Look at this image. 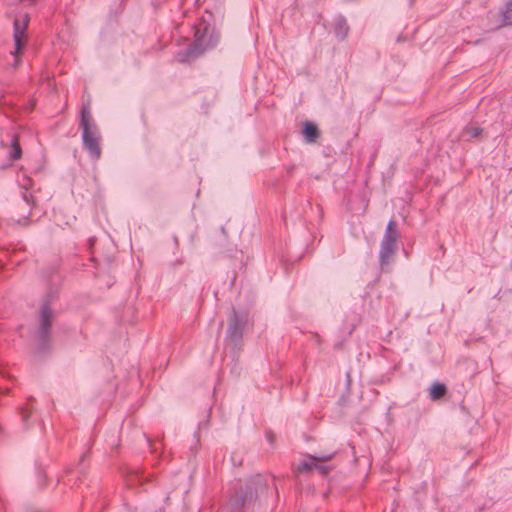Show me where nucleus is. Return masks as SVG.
Wrapping results in <instances>:
<instances>
[{"label": "nucleus", "mask_w": 512, "mask_h": 512, "mask_svg": "<svg viewBox=\"0 0 512 512\" xmlns=\"http://www.w3.org/2000/svg\"><path fill=\"white\" fill-rule=\"evenodd\" d=\"M266 489V481L261 475L252 477L244 487L231 496L230 504L233 510L246 512L255 504L258 495Z\"/></svg>", "instance_id": "nucleus-2"}, {"label": "nucleus", "mask_w": 512, "mask_h": 512, "mask_svg": "<svg viewBox=\"0 0 512 512\" xmlns=\"http://www.w3.org/2000/svg\"><path fill=\"white\" fill-rule=\"evenodd\" d=\"M34 401L35 400L33 398H29L27 403L24 406H22L20 409V415H21V418H22V421H23L25 427L29 426L28 419L33 413Z\"/></svg>", "instance_id": "nucleus-13"}, {"label": "nucleus", "mask_w": 512, "mask_h": 512, "mask_svg": "<svg viewBox=\"0 0 512 512\" xmlns=\"http://www.w3.org/2000/svg\"><path fill=\"white\" fill-rule=\"evenodd\" d=\"M302 133L307 143H314L320 137V131L318 127L309 121L304 123Z\"/></svg>", "instance_id": "nucleus-10"}, {"label": "nucleus", "mask_w": 512, "mask_h": 512, "mask_svg": "<svg viewBox=\"0 0 512 512\" xmlns=\"http://www.w3.org/2000/svg\"><path fill=\"white\" fill-rule=\"evenodd\" d=\"M248 321L249 314L247 311H237L235 308H232L228 319L226 339L235 346L241 344Z\"/></svg>", "instance_id": "nucleus-4"}, {"label": "nucleus", "mask_w": 512, "mask_h": 512, "mask_svg": "<svg viewBox=\"0 0 512 512\" xmlns=\"http://www.w3.org/2000/svg\"><path fill=\"white\" fill-rule=\"evenodd\" d=\"M503 22L507 25H512V0H509L502 12Z\"/></svg>", "instance_id": "nucleus-16"}, {"label": "nucleus", "mask_w": 512, "mask_h": 512, "mask_svg": "<svg viewBox=\"0 0 512 512\" xmlns=\"http://www.w3.org/2000/svg\"><path fill=\"white\" fill-rule=\"evenodd\" d=\"M467 134L472 137H478L482 133V129L479 127H469L466 129Z\"/></svg>", "instance_id": "nucleus-17"}, {"label": "nucleus", "mask_w": 512, "mask_h": 512, "mask_svg": "<svg viewBox=\"0 0 512 512\" xmlns=\"http://www.w3.org/2000/svg\"><path fill=\"white\" fill-rule=\"evenodd\" d=\"M397 250V240L390 238H383L381 241V247L379 252L380 264L386 265L389 263V259L395 254Z\"/></svg>", "instance_id": "nucleus-8"}, {"label": "nucleus", "mask_w": 512, "mask_h": 512, "mask_svg": "<svg viewBox=\"0 0 512 512\" xmlns=\"http://www.w3.org/2000/svg\"><path fill=\"white\" fill-rule=\"evenodd\" d=\"M333 31L338 41H344L347 38L350 31V27L345 17L338 16L335 19L333 24Z\"/></svg>", "instance_id": "nucleus-9"}, {"label": "nucleus", "mask_w": 512, "mask_h": 512, "mask_svg": "<svg viewBox=\"0 0 512 512\" xmlns=\"http://www.w3.org/2000/svg\"><path fill=\"white\" fill-rule=\"evenodd\" d=\"M335 453L324 454L321 456L307 455L306 460L302 461L298 467L297 471L299 473L310 472L313 469H316L321 475H328L333 467L331 465L326 464L330 460L334 458Z\"/></svg>", "instance_id": "nucleus-7"}, {"label": "nucleus", "mask_w": 512, "mask_h": 512, "mask_svg": "<svg viewBox=\"0 0 512 512\" xmlns=\"http://www.w3.org/2000/svg\"><path fill=\"white\" fill-rule=\"evenodd\" d=\"M30 198L32 197L29 196L27 192L23 193V205L25 206V209L27 210L28 214L27 216H23L22 218L17 219L18 223L23 225H26L28 223V216L31 214Z\"/></svg>", "instance_id": "nucleus-15"}, {"label": "nucleus", "mask_w": 512, "mask_h": 512, "mask_svg": "<svg viewBox=\"0 0 512 512\" xmlns=\"http://www.w3.org/2000/svg\"><path fill=\"white\" fill-rule=\"evenodd\" d=\"M30 22V17L27 13L17 16L13 23V38H14V56L13 67H18L21 64L20 55L26 45V31Z\"/></svg>", "instance_id": "nucleus-5"}, {"label": "nucleus", "mask_w": 512, "mask_h": 512, "mask_svg": "<svg viewBox=\"0 0 512 512\" xmlns=\"http://www.w3.org/2000/svg\"><path fill=\"white\" fill-rule=\"evenodd\" d=\"M447 393V387L443 383H434L429 391L430 399L433 401L443 398Z\"/></svg>", "instance_id": "nucleus-12"}, {"label": "nucleus", "mask_w": 512, "mask_h": 512, "mask_svg": "<svg viewBox=\"0 0 512 512\" xmlns=\"http://www.w3.org/2000/svg\"><path fill=\"white\" fill-rule=\"evenodd\" d=\"M22 156V149L19 142V136L14 134L11 139L9 157L12 161L20 159Z\"/></svg>", "instance_id": "nucleus-11"}, {"label": "nucleus", "mask_w": 512, "mask_h": 512, "mask_svg": "<svg viewBox=\"0 0 512 512\" xmlns=\"http://www.w3.org/2000/svg\"><path fill=\"white\" fill-rule=\"evenodd\" d=\"M387 236H389L390 238H393L394 240H397L399 237V232L397 230V223L394 219H390L387 224L383 238H387Z\"/></svg>", "instance_id": "nucleus-14"}, {"label": "nucleus", "mask_w": 512, "mask_h": 512, "mask_svg": "<svg viewBox=\"0 0 512 512\" xmlns=\"http://www.w3.org/2000/svg\"><path fill=\"white\" fill-rule=\"evenodd\" d=\"M266 437H267V440L270 442V443H273L274 441V435L271 431L267 432L266 433Z\"/></svg>", "instance_id": "nucleus-18"}, {"label": "nucleus", "mask_w": 512, "mask_h": 512, "mask_svg": "<svg viewBox=\"0 0 512 512\" xmlns=\"http://www.w3.org/2000/svg\"><path fill=\"white\" fill-rule=\"evenodd\" d=\"M54 318V312L47 301H44L39 311V326L37 330V338L39 342V350L44 351L49 347L50 329Z\"/></svg>", "instance_id": "nucleus-6"}, {"label": "nucleus", "mask_w": 512, "mask_h": 512, "mask_svg": "<svg viewBox=\"0 0 512 512\" xmlns=\"http://www.w3.org/2000/svg\"><path fill=\"white\" fill-rule=\"evenodd\" d=\"M219 34L205 22L195 25L194 41L187 48L186 55L196 58L205 51L214 48L219 41Z\"/></svg>", "instance_id": "nucleus-3"}, {"label": "nucleus", "mask_w": 512, "mask_h": 512, "mask_svg": "<svg viewBox=\"0 0 512 512\" xmlns=\"http://www.w3.org/2000/svg\"><path fill=\"white\" fill-rule=\"evenodd\" d=\"M80 128L84 149L93 160H99L102 155L101 134L91 113L90 100L82 103L80 111Z\"/></svg>", "instance_id": "nucleus-1"}, {"label": "nucleus", "mask_w": 512, "mask_h": 512, "mask_svg": "<svg viewBox=\"0 0 512 512\" xmlns=\"http://www.w3.org/2000/svg\"><path fill=\"white\" fill-rule=\"evenodd\" d=\"M21 2L28 3L30 5L34 4L36 0H20Z\"/></svg>", "instance_id": "nucleus-19"}]
</instances>
